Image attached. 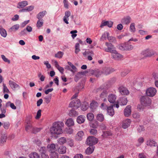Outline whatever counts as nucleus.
Returning a JSON list of instances; mask_svg holds the SVG:
<instances>
[{"mask_svg":"<svg viewBox=\"0 0 158 158\" xmlns=\"http://www.w3.org/2000/svg\"><path fill=\"white\" fill-rule=\"evenodd\" d=\"M64 124L62 122L54 123L52 127L50 128V131L52 134L59 135L63 133L62 127L64 126Z\"/></svg>","mask_w":158,"mask_h":158,"instance_id":"nucleus-1","label":"nucleus"},{"mask_svg":"<svg viewBox=\"0 0 158 158\" xmlns=\"http://www.w3.org/2000/svg\"><path fill=\"white\" fill-rule=\"evenodd\" d=\"M141 104L145 106H150L152 103L151 99L147 97L143 96L140 98Z\"/></svg>","mask_w":158,"mask_h":158,"instance_id":"nucleus-2","label":"nucleus"},{"mask_svg":"<svg viewBox=\"0 0 158 158\" xmlns=\"http://www.w3.org/2000/svg\"><path fill=\"white\" fill-rule=\"evenodd\" d=\"M105 45L107 47L104 48L103 49L105 52H110L111 54L113 52H115V48L112 44L108 42H106L105 43Z\"/></svg>","mask_w":158,"mask_h":158,"instance_id":"nucleus-3","label":"nucleus"},{"mask_svg":"<svg viewBox=\"0 0 158 158\" xmlns=\"http://www.w3.org/2000/svg\"><path fill=\"white\" fill-rule=\"evenodd\" d=\"M98 141L97 138L94 136H90L87 139L86 143L88 145L92 146L96 144Z\"/></svg>","mask_w":158,"mask_h":158,"instance_id":"nucleus-4","label":"nucleus"},{"mask_svg":"<svg viewBox=\"0 0 158 158\" xmlns=\"http://www.w3.org/2000/svg\"><path fill=\"white\" fill-rule=\"evenodd\" d=\"M118 48L122 50H131L133 48V46L127 43L122 44L118 46Z\"/></svg>","mask_w":158,"mask_h":158,"instance_id":"nucleus-5","label":"nucleus"},{"mask_svg":"<svg viewBox=\"0 0 158 158\" xmlns=\"http://www.w3.org/2000/svg\"><path fill=\"white\" fill-rule=\"evenodd\" d=\"M157 90L156 88L150 87L148 88L146 90V94L147 96L150 97H153L156 94Z\"/></svg>","mask_w":158,"mask_h":158,"instance_id":"nucleus-6","label":"nucleus"},{"mask_svg":"<svg viewBox=\"0 0 158 158\" xmlns=\"http://www.w3.org/2000/svg\"><path fill=\"white\" fill-rule=\"evenodd\" d=\"M81 102L79 99H76L73 100L69 104V107H74L77 108L81 106Z\"/></svg>","mask_w":158,"mask_h":158,"instance_id":"nucleus-7","label":"nucleus"},{"mask_svg":"<svg viewBox=\"0 0 158 158\" xmlns=\"http://www.w3.org/2000/svg\"><path fill=\"white\" fill-rule=\"evenodd\" d=\"M155 52L152 50H150L149 49H146L142 52V54L144 55L145 56L150 57L154 55Z\"/></svg>","mask_w":158,"mask_h":158,"instance_id":"nucleus-8","label":"nucleus"},{"mask_svg":"<svg viewBox=\"0 0 158 158\" xmlns=\"http://www.w3.org/2000/svg\"><path fill=\"white\" fill-rule=\"evenodd\" d=\"M131 107L130 105L127 106L124 110V114L125 117H129L131 114Z\"/></svg>","mask_w":158,"mask_h":158,"instance_id":"nucleus-9","label":"nucleus"},{"mask_svg":"<svg viewBox=\"0 0 158 158\" xmlns=\"http://www.w3.org/2000/svg\"><path fill=\"white\" fill-rule=\"evenodd\" d=\"M71 13L69 10H67L64 13V15L63 18V21L66 24H68L69 23V17L71 16Z\"/></svg>","mask_w":158,"mask_h":158,"instance_id":"nucleus-10","label":"nucleus"},{"mask_svg":"<svg viewBox=\"0 0 158 158\" xmlns=\"http://www.w3.org/2000/svg\"><path fill=\"white\" fill-rule=\"evenodd\" d=\"M111 56L113 59L116 60H119L123 58V56L120 54L115 50V52H113L111 54Z\"/></svg>","mask_w":158,"mask_h":158,"instance_id":"nucleus-11","label":"nucleus"},{"mask_svg":"<svg viewBox=\"0 0 158 158\" xmlns=\"http://www.w3.org/2000/svg\"><path fill=\"white\" fill-rule=\"evenodd\" d=\"M119 92L122 95H127L129 94L128 90L125 87L121 86L118 89Z\"/></svg>","mask_w":158,"mask_h":158,"instance_id":"nucleus-12","label":"nucleus"},{"mask_svg":"<svg viewBox=\"0 0 158 158\" xmlns=\"http://www.w3.org/2000/svg\"><path fill=\"white\" fill-rule=\"evenodd\" d=\"M90 73L92 75H94L97 77H99L102 74V71L99 69L91 70L90 71Z\"/></svg>","mask_w":158,"mask_h":158,"instance_id":"nucleus-13","label":"nucleus"},{"mask_svg":"<svg viewBox=\"0 0 158 158\" xmlns=\"http://www.w3.org/2000/svg\"><path fill=\"white\" fill-rule=\"evenodd\" d=\"M131 121L129 119H127L123 120L122 123V127L123 129H126L130 126Z\"/></svg>","mask_w":158,"mask_h":158,"instance_id":"nucleus-14","label":"nucleus"},{"mask_svg":"<svg viewBox=\"0 0 158 158\" xmlns=\"http://www.w3.org/2000/svg\"><path fill=\"white\" fill-rule=\"evenodd\" d=\"M131 21V18L129 16L124 17L121 20V23L124 24H128Z\"/></svg>","mask_w":158,"mask_h":158,"instance_id":"nucleus-15","label":"nucleus"},{"mask_svg":"<svg viewBox=\"0 0 158 158\" xmlns=\"http://www.w3.org/2000/svg\"><path fill=\"white\" fill-rule=\"evenodd\" d=\"M84 136V133L82 131H80L77 132L75 136V139L78 141H81L83 139Z\"/></svg>","mask_w":158,"mask_h":158,"instance_id":"nucleus-16","label":"nucleus"},{"mask_svg":"<svg viewBox=\"0 0 158 158\" xmlns=\"http://www.w3.org/2000/svg\"><path fill=\"white\" fill-rule=\"evenodd\" d=\"M114 71V69L112 68H105L103 69L102 71V74L105 75H108Z\"/></svg>","mask_w":158,"mask_h":158,"instance_id":"nucleus-17","label":"nucleus"},{"mask_svg":"<svg viewBox=\"0 0 158 158\" xmlns=\"http://www.w3.org/2000/svg\"><path fill=\"white\" fill-rule=\"evenodd\" d=\"M34 8V6H31L27 7L19 10V12H29L33 10Z\"/></svg>","mask_w":158,"mask_h":158,"instance_id":"nucleus-18","label":"nucleus"},{"mask_svg":"<svg viewBox=\"0 0 158 158\" xmlns=\"http://www.w3.org/2000/svg\"><path fill=\"white\" fill-rule=\"evenodd\" d=\"M65 124L68 127L73 126L74 124V121L72 118H68L65 122Z\"/></svg>","mask_w":158,"mask_h":158,"instance_id":"nucleus-19","label":"nucleus"},{"mask_svg":"<svg viewBox=\"0 0 158 158\" xmlns=\"http://www.w3.org/2000/svg\"><path fill=\"white\" fill-rule=\"evenodd\" d=\"M116 98L115 95L113 94H110L108 97V101L111 103H114L115 102Z\"/></svg>","mask_w":158,"mask_h":158,"instance_id":"nucleus-20","label":"nucleus"},{"mask_svg":"<svg viewBox=\"0 0 158 158\" xmlns=\"http://www.w3.org/2000/svg\"><path fill=\"white\" fill-rule=\"evenodd\" d=\"M27 5L28 2L27 1H23L18 3L17 7V8L20 9L25 7Z\"/></svg>","mask_w":158,"mask_h":158,"instance_id":"nucleus-21","label":"nucleus"},{"mask_svg":"<svg viewBox=\"0 0 158 158\" xmlns=\"http://www.w3.org/2000/svg\"><path fill=\"white\" fill-rule=\"evenodd\" d=\"M47 14L46 10H43L40 12L36 15V18L38 19H43L42 18Z\"/></svg>","mask_w":158,"mask_h":158,"instance_id":"nucleus-22","label":"nucleus"},{"mask_svg":"<svg viewBox=\"0 0 158 158\" xmlns=\"http://www.w3.org/2000/svg\"><path fill=\"white\" fill-rule=\"evenodd\" d=\"M113 24V22L111 21H106L102 22L100 25V27H102L104 26H107L109 27H111Z\"/></svg>","mask_w":158,"mask_h":158,"instance_id":"nucleus-23","label":"nucleus"},{"mask_svg":"<svg viewBox=\"0 0 158 158\" xmlns=\"http://www.w3.org/2000/svg\"><path fill=\"white\" fill-rule=\"evenodd\" d=\"M113 106H112L107 108V114L111 116H113L114 114Z\"/></svg>","mask_w":158,"mask_h":158,"instance_id":"nucleus-24","label":"nucleus"},{"mask_svg":"<svg viewBox=\"0 0 158 158\" xmlns=\"http://www.w3.org/2000/svg\"><path fill=\"white\" fill-rule=\"evenodd\" d=\"M85 119V117L83 115H81L78 116L77 119V123L79 124L83 123Z\"/></svg>","mask_w":158,"mask_h":158,"instance_id":"nucleus-25","label":"nucleus"},{"mask_svg":"<svg viewBox=\"0 0 158 158\" xmlns=\"http://www.w3.org/2000/svg\"><path fill=\"white\" fill-rule=\"evenodd\" d=\"M27 125L25 127V129L26 131H32L33 127L32 126L31 122L30 121H28L27 122Z\"/></svg>","mask_w":158,"mask_h":158,"instance_id":"nucleus-26","label":"nucleus"},{"mask_svg":"<svg viewBox=\"0 0 158 158\" xmlns=\"http://www.w3.org/2000/svg\"><path fill=\"white\" fill-rule=\"evenodd\" d=\"M19 25L18 24H16L11 27L8 30V31L10 32L15 31L19 29Z\"/></svg>","mask_w":158,"mask_h":158,"instance_id":"nucleus-27","label":"nucleus"},{"mask_svg":"<svg viewBox=\"0 0 158 158\" xmlns=\"http://www.w3.org/2000/svg\"><path fill=\"white\" fill-rule=\"evenodd\" d=\"M9 84L10 87L12 89H16L18 88H19V86L18 85L11 81H9Z\"/></svg>","mask_w":158,"mask_h":158,"instance_id":"nucleus-28","label":"nucleus"},{"mask_svg":"<svg viewBox=\"0 0 158 158\" xmlns=\"http://www.w3.org/2000/svg\"><path fill=\"white\" fill-rule=\"evenodd\" d=\"M7 138V135L6 134H3L1 135L0 139L1 145L3 144L6 142Z\"/></svg>","mask_w":158,"mask_h":158,"instance_id":"nucleus-29","label":"nucleus"},{"mask_svg":"<svg viewBox=\"0 0 158 158\" xmlns=\"http://www.w3.org/2000/svg\"><path fill=\"white\" fill-rule=\"evenodd\" d=\"M119 102L121 105H125L127 104L128 101L127 98L124 97L120 98Z\"/></svg>","mask_w":158,"mask_h":158,"instance_id":"nucleus-30","label":"nucleus"},{"mask_svg":"<svg viewBox=\"0 0 158 158\" xmlns=\"http://www.w3.org/2000/svg\"><path fill=\"white\" fill-rule=\"evenodd\" d=\"M47 148L48 150L51 152H55L56 150V145L54 143H52L51 144L48 145Z\"/></svg>","mask_w":158,"mask_h":158,"instance_id":"nucleus-31","label":"nucleus"},{"mask_svg":"<svg viewBox=\"0 0 158 158\" xmlns=\"http://www.w3.org/2000/svg\"><path fill=\"white\" fill-rule=\"evenodd\" d=\"M146 144L151 147L155 146L156 144V142L152 139H150L147 140Z\"/></svg>","mask_w":158,"mask_h":158,"instance_id":"nucleus-32","label":"nucleus"},{"mask_svg":"<svg viewBox=\"0 0 158 158\" xmlns=\"http://www.w3.org/2000/svg\"><path fill=\"white\" fill-rule=\"evenodd\" d=\"M94 147L93 146H90L88 147L85 151V153L87 155L91 154L93 152Z\"/></svg>","mask_w":158,"mask_h":158,"instance_id":"nucleus-33","label":"nucleus"},{"mask_svg":"<svg viewBox=\"0 0 158 158\" xmlns=\"http://www.w3.org/2000/svg\"><path fill=\"white\" fill-rule=\"evenodd\" d=\"M98 103L95 102H92L90 105V108L91 111H93L98 106Z\"/></svg>","mask_w":158,"mask_h":158,"instance_id":"nucleus-34","label":"nucleus"},{"mask_svg":"<svg viewBox=\"0 0 158 158\" xmlns=\"http://www.w3.org/2000/svg\"><path fill=\"white\" fill-rule=\"evenodd\" d=\"M54 64L58 70L61 74H63L64 71V69L63 68L60 66L58 64L57 61H56L54 62Z\"/></svg>","mask_w":158,"mask_h":158,"instance_id":"nucleus-35","label":"nucleus"},{"mask_svg":"<svg viewBox=\"0 0 158 158\" xmlns=\"http://www.w3.org/2000/svg\"><path fill=\"white\" fill-rule=\"evenodd\" d=\"M66 147L64 146H62L59 148L58 152L60 154H64L66 152Z\"/></svg>","mask_w":158,"mask_h":158,"instance_id":"nucleus-36","label":"nucleus"},{"mask_svg":"<svg viewBox=\"0 0 158 158\" xmlns=\"http://www.w3.org/2000/svg\"><path fill=\"white\" fill-rule=\"evenodd\" d=\"M132 116L133 118L136 119L137 122H139L140 120V114L137 112H134L132 114Z\"/></svg>","mask_w":158,"mask_h":158,"instance_id":"nucleus-37","label":"nucleus"},{"mask_svg":"<svg viewBox=\"0 0 158 158\" xmlns=\"http://www.w3.org/2000/svg\"><path fill=\"white\" fill-rule=\"evenodd\" d=\"M111 135L112 133L110 131H103L102 136L103 138L104 139L107 137L108 136Z\"/></svg>","mask_w":158,"mask_h":158,"instance_id":"nucleus-38","label":"nucleus"},{"mask_svg":"<svg viewBox=\"0 0 158 158\" xmlns=\"http://www.w3.org/2000/svg\"><path fill=\"white\" fill-rule=\"evenodd\" d=\"M96 119L98 121L102 122L104 120V117L102 114H98L96 116Z\"/></svg>","mask_w":158,"mask_h":158,"instance_id":"nucleus-39","label":"nucleus"},{"mask_svg":"<svg viewBox=\"0 0 158 158\" xmlns=\"http://www.w3.org/2000/svg\"><path fill=\"white\" fill-rule=\"evenodd\" d=\"M0 34L3 37H6L7 35L6 31L2 28H0Z\"/></svg>","mask_w":158,"mask_h":158,"instance_id":"nucleus-40","label":"nucleus"},{"mask_svg":"<svg viewBox=\"0 0 158 158\" xmlns=\"http://www.w3.org/2000/svg\"><path fill=\"white\" fill-rule=\"evenodd\" d=\"M36 23V27L38 28H40L42 27L44 24V20L43 19H38Z\"/></svg>","mask_w":158,"mask_h":158,"instance_id":"nucleus-41","label":"nucleus"},{"mask_svg":"<svg viewBox=\"0 0 158 158\" xmlns=\"http://www.w3.org/2000/svg\"><path fill=\"white\" fill-rule=\"evenodd\" d=\"M29 156L30 158H39V154L36 152H33L29 154Z\"/></svg>","mask_w":158,"mask_h":158,"instance_id":"nucleus-42","label":"nucleus"},{"mask_svg":"<svg viewBox=\"0 0 158 158\" xmlns=\"http://www.w3.org/2000/svg\"><path fill=\"white\" fill-rule=\"evenodd\" d=\"M6 107L10 106L12 109L15 110L16 109V106L14 103H11L10 102H8L6 103Z\"/></svg>","mask_w":158,"mask_h":158,"instance_id":"nucleus-43","label":"nucleus"},{"mask_svg":"<svg viewBox=\"0 0 158 158\" xmlns=\"http://www.w3.org/2000/svg\"><path fill=\"white\" fill-rule=\"evenodd\" d=\"M109 35V34L108 32H105L103 34H102V36L100 38L101 40H103L106 39V37L108 38Z\"/></svg>","mask_w":158,"mask_h":158,"instance_id":"nucleus-44","label":"nucleus"},{"mask_svg":"<svg viewBox=\"0 0 158 158\" xmlns=\"http://www.w3.org/2000/svg\"><path fill=\"white\" fill-rule=\"evenodd\" d=\"M69 114L70 116H76L78 115V114L77 111L72 109L70 111Z\"/></svg>","mask_w":158,"mask_h":158,"instance_id":"nucleus-45","label":"nucleus"},{"mask_svg":"<svg viewBox=\"0 0 158 158\" xmlns=\"http://www.w3.org/2000/svg\"><path fill=\"white\" fill-rule=\"evenodd\" d=\"M67 142L66 138L64 137H61L58 140V142L60 144H62Z\"/></svg>","mask_w":158,"mask_h":158,"instance_id":"nucleus-46","label":"nucleus"},{"mask_svg":"<svg viewBox=\"0 0 158 158\" xmlns=\"http://www.w3.org/2000/svg\"><path fill=\"white\" fill-rule=\"evenodd\" d=\"M94 117V115L92 113H89L87 115V119L89 121L92 120Z\"/></svg>","mask_w":158,"mask_h":158,"instance_id":"nucleus-47","label":"nucleus"},{"mask_svg":"<svg viewBox=\"0 0 158 158\" xmlns=\"http://www.w3.org/2000/svg\"><path fill=\"white\" fill-rule=\"evenodd\" d=\"M108 40L110 42L115 43L116 42V40L115 37L112 36H108L107 38Z\"/></svg>","mask_w":158,"mask_h":158,"instance_id":"nucleus-48","label":"nucleus"},{"mask_svg":"<svg viewBox=\"0 0 158 158\" xmlns=\"http://www.w3.org/2000/svg\"><path fill=\"white\" fill-rule=\"evenodd\" d=\"M82 73H78L75 75L74 77V80L77 82L82 77Z\"/></svg>","mask_w":158,"mask_h":158,"instance_id":"nucleus-49","label":"nucleus"},{"mask_svg":"<svg viewBox=\"0 0 158 158\" xmlns=\"http://www.w3.org/2000/svg\"><path fill=\"white\" fill-rule=\"evenodd\" d=\"M130 30L131 32H135V28L134 23H132L131 24L130 27Z\"/></svg>","mask_w":158,"mask_h":158,"instance_id":"nucleus-50","label":"nucleus"},{"mask_svg":"<svg viewBox=\"0 0 158 158\" xmlns=\"http://www.w3.org/2000/svg\"><path fill=\"white\" fill-rule=\"evenodd\" d=\"M58 155L57 153L55 152H51L50 155L51 158H58Z\"/></svg>","mask_w":158,"mask_h":158,"instance_id":"nucleus-51","label":"nucleus"},{"mask_svg":"<svg viewBox=\"0 0 158 158\" xmlns=\"http://www.w3.org/2000/svg\"><path fill=\"white\" fill-rule=\"evenodd\" d=\"M76 87L77 88L78 91L80 92L84 89V85L83 83H81L78 84V85L76 86Z\"/></svg>","mask_w":158,"mask_h":158,"instance_id":"nucleus-52","label":"nucleus"},{"mask_svg":"<svg viewBox=\"0 0 158 158\" xmlns=\"http://www.w3.org/2000/svg\"><path fill=\"white\" fill-rule=\"evenodd\" d=\"M144 141V139L143 137H140L138 139V143L136 144V146H140L143 143Z\"/></svg>","mask_w":158,"mask_h":158,"instance_id":"nucleus-53","label":"nucleus"},{"mask_svg":"<svg viewBox=\"0 0 158 158\" xmlns=\"http://www.w3.org/2000/svg\"><path fill=\"white\" fill-rule=\"evenodd\" d=\"M64 55V53L62 52L59 51L55 55V57L57 58H61Z\"/></svg>","mask_w":158,"mask_h":158,"instance_id":"nucleus-54","label":"nucleus"},{"mask_svg":"<svg viewBox=\"0 0 158 158\" xmlns=\"http://www.w3.org/2000/svg\"><path fill=\"white\" fill-rule=\"evenodd\" d=\"M38 77L39 78L41 81H44L45 78V77L43 75L41 72H40L38 73Z\"/></svg>","mask_w":158,"mask_h":158,"instance_id":"nucleus-55","label":"nucleus"},{"mask_svg":"<svg viewBox=\"0 0 158 158\" xmlns=\"http://www.w3.org/2000/svg\"><path fill=\"white\" fill-rule=\"evenodd\" d=\"M75 48V53L77 54L80 51V44L79 43H77L76 44Z\"/></svg>","mask_w":158,"mask_h":158,"instance_id":"nucleus-56","label":"nucleus"},{"mask_svg":"<svg viewBox=\"0 0 158 158\" xmlns=\"http://www.w3.org/2000/svg\"><path fill=\"white\" fill-rule=\"evenodd\" d=\"M65 131L66 132L69 134H73V129L71 128H67L65 129Z\"/></svg>","mask_w":158,"mask_h":158,"instance_id":"nucleus-57","label":"nucleus"},{"mask_svg":"<svg viewBox=\"0 0 158 158\" xmlns=\"http://www.w3.org/2000/svg\"><path fill=\"white\" fill-rule=\"evenodd\" d=\"M88 104L87 103H85L82 105L81 109L83 111H85L88 109Z\"/></svg>","mask_w":158,"mask_h":158,"instance_id":"nucleus-58","label":"nucleus"},{"mask_svg":"<svg viewBox=\"0 0 158 158\" xmlns=\"http://www.w3.org/2000/svg\"><path fill=\"white\" fill-rule=\"evenodd\" d=\"M77 32V31L76 30L71 31L70 33L72 34L71 36L73 39L75 38L77 36V34H76Z\"/></svg>","mask_w":158,"mask_h":158,"instance_id":"nucleus-59","label":"nucleus"},{"mask_svg":"<svg viewBox=\"0 0 158 158\" xmlns=\"http://www.w3.org/2000/svg\"><path fill=\"white\" fill-rule=\"evenodd\" d=\"M83 55L85 56L88 55H91L93 56L94 55V53L92 51H85L83 53Z\"/></svg>","mask_w":158,"mask_h":158,"instance_id":"nucleus-60","label":"nucleus"},{"mask_svg":"<svg viewBox=\"0 0 158 158\" xmlns=\"http://www.w3.org/2000/svg\"><path fill=\"white\" fill-rule=\"evenodd\" d=\"M3 90L4 93H9V91L5 84L3 83Z\"/></svg>","mask_w":158,"mask_h":158,"instance_id":"nucleus-61","label":"nucleus"},{"mask_svg":"<svg viewBox=\"0 0 158 158\" xmlns=\"http://www.w3.org/2000/svg\"><path fill=\"white\" fill-rule=\"evenodd\" d=\"M107 92L106 91L104 90L100 94V97L102 98H105L107 96Z\"/></svg>","mask_w":158,"mask_h":158,"instance_id":"nucleus-62","label":"nucleus"},{"mask_svg":"<svg viewBox=\"0 0 158 158\" xmlns=\"http://www.w3.org/2000/svg\"><path fill=\"white\" fill-rule=\"evenodd\" d=\"M4 128L6 129H9L10 126V123L8 122H5L3 123Z\"/></svg>","mask_w":158,"mask_h":158,"instance_id":"nucleus-63","label":"nucleus"},{"mask_svg":"<svg viewBox=\"0 0 158 158\" xmlns=\"http://www.w3.org/2000/svg\"><path fill=\"white\" fill-rule=\"evenodd\" d=\"M1 57L3 60L4 62H7L8 64H10V60L6 58L4 55H2Z\"/></svg>","mask_w":158,"mask_h":158,"instance_id":"nucleus-64","label":"nucleus"}]
</instances>
